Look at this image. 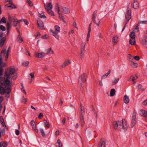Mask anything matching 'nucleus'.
I'll use <instances>...</instances> for the list:
<instances>
[{
	"label": "nucleus",
	"instance_id": "nucleus-1",
	"mask_svg": "<svg viewBox=\"0 0 147 147\" xmlns=\"http://www.w3.org/2000/svg\"><path fill=\"white\" fill-rule=\"evenodd\" d=\"M5 80L4 84L1 83L0 85V93L3 94L5 93L9 94L10 92L11 89L10 85L11 78L15 80L17 78V74L13 68H10L7 70L4 76Z\"/></svg>",
	"mask_w": 147,
	"mask_h": 147
},
{
	"label": "nucleus",
	"instance_id": "nucleus-2",
	"mask_svg": "<svg viewBox=\"0 0 147 147\" xmlns=\"http://www.w3.org/2000/svg\"><path fill=\"white\" fill-rule=\"evenodd\" d=\"M112 125L115 129H118L119 130L122 129L124 131H126L129 125L125 119H123L122 121H116L112 123Z\"/></svg>",
	"mask_w": 147,
	"mask_h": 147
},
{
	"label": "nucleus",
	"instance_id": "nucleus-3",
	"mask_svg": "<svg viewBox=\"0 0 147 147\" xmlns=\"http://www.w3.org/2000/svg\"><path fill=\"white\" fill-rule=\"evenodd\" d=\"M55 31L54 32L53 30L51 29L50 30V32L51 34L57 38L58 40L59 39V36L58 35L59 33L60 32V28L57 25H55L54 27Z\"/></svg>",
	"mask_w": 147,
	"mask_h": 147
},
{
	"label": "nucleus",
	"instance_id": "nucleus-4",
	"mask_svg": "<svg viewBox=\"0 0 147 147\" xmlns=\"http://www.w3.org/2000/svg\"><path fill=\"white\" fill-rule=\"evenodd\" d=\"M131 10L130 8L128 7L127 9V13L125 14V18L127 20V22H126L125 25L123 28L122 32H123V30L125 29L126 24L127 23V22L129 21L130 19L131 18Z\"/></svg>",
	"mask_w": 147,
	"mask_h": 147
},
{
	"label": "nucleus",
	"instance_id": "nucleus-5",
	"mask_svg": "<svg viewBox=\"0 0 147 147\" xmlns=\"http://www.w3.org/2000/svg\"><path fill=\"white\" fill-rule=\"evenodd\" d=\"M85 45L86 42H82L81 45L79 57L81 59L83 58L84 57L85 52Z\"/></svg>",
	"mask_w": 147,
	"mask_h": 147
},
{
	"label": "nucleus",
	"instance_id": "nucleus-6",
	"mask_svg": "<svg viewBox=\"0 0 147 147\" xmlns=\"http://www.w3.org/2000/svg\"><path fill=\"white\" fill-rule=\"evenodd\" d=\"M8 19L10 22L12 23V25L14 26H16L18 23H19L22 21V19L18 20L17 19L12 18L10 16H8Z\"/></svg>",
	"mask_w": 147,
	"mask_h": 147
},
{
	"label": "nucleus",
	"instance_id": "nucleus-7",
	"mask_svg": "<svg viewBox=\"0 0 147 147\" xmlns=\"http://www.w3.org/2000/svg\"><path fill=\"white\" fill-rule=\"evenodd\" d=\"M9 53L6 52V48H3L1 51V56L5 57V61L7 60Z\"/></svg>",
	"mask_w": 147,
	"mask_h": 147
},
{
	"label": "nucleus",
	"instance_id": "nucleus-8",
	"mask_svg": "<svg viewBox=\"0 0 147 147\" xmlns=\"http://www.w3.org/2000/svg\"><path fill=\"white\" fill-rule=\"evenodd\" d=\"M136 123V113L135 111L133 113L132 118L131 122V126L132 127L135 125Z\"/></svg>",
	"mask_w": 147,
	"mask_h": 147
},
{
	"label": "nucleus",
	"instance_id": "nucleus-9",
	"mask_svg": "<svg viewBox=\"0 0 147 147\" xmlns=\"http://www.w3.org/2000/svg\"><path fill=\"white\" fill-rule=\"evenodd\" d=\"M86 74L83 73L79 77V84L82 86V83L84 82L86 80Z\"/></svg>",
	"mask_w": 147,
	"mask_h": 147
},
{
	"label": "nucleus",
	"instance_id": "nucleus-10",
	"mask_svg": "<svg viewBox=\"0 0 147 147\" xmlns=\"http://www.w3.org/2000/svg\"><path fill=\"white\" fill-rule=\"evenodd\" d=\"M37 24L38 28L39 29L42 30L44 29V24L39 18L37 20Z\"/></svg>",
	"mask_w": 147,
	"mask_h": 147
},
{
	"label": "nucleus",
	"instance_id": "nucleus-11",
	"mask_svg": "<svg viewBox=\"0 0 147 147\" xmlns=\"http://www.w3.org/2000/svg\"><path fill=\"white\" fill-rule=\"evenodd\" d=\"M44 6L46 11L51 9L53 7V5L51 3H49L47 4L44 3Z\"/></svg>",
	"mask_w": 147,
	"mask_h": 147
},
{
	"label": "nucleus",
	"instance_id": "nucleus-12",
	"mask_svg": "<svg viewBox=\"0 0 147 147\" xmlns=\"http://www.w3.org/2000/svg\"><path fill=\"white\" fill-rule=\"evenodd\" d=\"M30 123L33 129L36 132L38 133V130L36 128V125L35 122L33 120H32L31 121Z\"/></svg>",
	"mask_w": 147,
	"mask_h": 147
},
{
	"label": "nucleus",
	"instance_id": "nucleus-13",
	"mask_svg": "<svg viewBox=\"0 0 147 147\" xmlns=\"http://www.w3.org/2000/svg\"><path fill=\"white\" fill-rule=\"evenodd\" d=\"M138 78V77L136 75H133L131 76L128 79L129 81H133V84H135L136 83V82L135 80Z\"/></svg>",
	"mask_w": 147,
	"mask_h": 147
},
{
	"label": "nucleus",
	"instance_id": "nucleus-14",
	"mask_svg": "<svg viewBox=\"0 0 147 147\" xmlns=\"http://www.w3.org/2000/svg\"><path fill=\"white\" fill-rule=\"evenodd\" d=\"M35 55L38 58H42L45 57L46 55L45 53L42 52L40 53H36Z\"/></svg>",
	"mask_w": 147,
	"mask_h": 147
},
{
	"label": "nucleus",
	"instance_id": "nucleus-15",
	"mask_svg": "<svg viewBox=\"0 0 147 147\" xmlns=\"http://www.w3.org/2000/svg\"><path fill=\"white\" fill-rule=\"evenodd\" d=\"M106 142L104 141V139L101 138L100 139V143L98 144L99 146H100L101 147H105Z\"/></svg>",
	"mask_w": 147,
	"mask_h": 147
},
{
	"label": "nucleus",
	"instance_id": "nucleus-16",
	"mask_svg": "<svg viewBox=\"0 0 147 147\" xmlns=\"http://www.w3.org/2000/svg\"><path fill=\"white\" fill-rule=\"evenodd\" d=\"M130 37L131 38L130 39V41L131 42V40H133L134 43L135 42V39L136 37V34L134 32H131L130 34Z\"/></svg>",
	"mask_w": 147,
	"mask_h": 147
},
{
	"label": "nucleus",
	"instance_id": "nucleus-17",
	"mask_svg": "<svg viewBox=\"0 0 147 147\" xmlns=\"http://www.w3.org/2000/svg\"><path fill=\"white\" fill-rule=\"evenodd\" d=\"M93 22L96 25L98 26H99L100 24L101 23L100 20L98 18L96 19H94L92 20Z\"/></svg>",
	"mask_w": 147,
	"mask_h": 147
},
{
	"label": "nucleus",
	"instance_id": "nucleus-18",
	"mask_svg": "<svg viewBox=\"0 0 147 147\" xmlns=\"http://www.w3.org/2000/svg\"><path fill=\"white\" fill-rule=\"evenodd\" d=\"M80 116H84L85 109H84L83 107L81 105L80 107Z\"/></svg>",
	"mask_w": 147,
	"mask_h": 147
},
{
	"label": "nucleus",
	"instance_id": "nucleus-19",
	"mask_svg": "<svg viewBox=\"0 0 147 147\" xmlns=\"http://www.w3.org/2000/svg\"><path fill=\"white\" fill-rule=\"evenodd\" d=\"M61 9L62 10V12L65 14H69L70 12V11L65 7H62Z\"/></svg>",
	"mask_w": 147,
	"mask_h": 147
},
{
	"label": "nucleus",
	"instance_id": "nucleus-20",
	"mask_svg": "<svg viewBox=\"0 0 147 147\" xmlns=\"http://www.w3.org/2000/svg\"><path fill=\"white\" fill-rule=\"evenodd\" d=\"M5 40L6 38L5 37H2L0 36V47L3 46Z\"/></svg>",
	"mask_w": 147,
	"mask_h": 147
},
{
	"label": "nucleus",
	"instance_id": "nucleus-21",
	"mask_svg": "<svg viewBox=\"0 0 147 147\" xmlns=\"http://www.w3.org/2000/svg\"><path fill=\"white\" fill-rule=\"evenodd\" d=\"M140 114L144 117H147V111L144 110H142L140 111Z\"/></svg>",
	"mask_w": 147,
	"mask_h": 147
},
{
	"label": "nucleus",
	"instance_id": "nucleus-22",
	"mask_svg": "<svg viewBox=\"0 0 147 147\" xmlns=\"http://www.w3.org/2000/svg\"><path fill=\"white\" fill-rule=\"evenodd\" d=\"M139 5L138 1H134L133 4V7L134 9H137L139 7Z\"/></svg>",
	"mask_w": 147,
	"mask_h": 147
},
{
	"label": "nucleus",
	"instance_id": "nucleus-23",
	"mask_svg": "<svg viewBox=\"0 0 147 147\" xmlns=\"http://www.w3.org/2000/svg\"><path fill=\"white\" fill-rule=\"evenodd\" d=\"M142 44L144 45H147V36H144L142 38Z\"/></svg>",
	"mask_w": 147,
	"mask_h": 147
},
{
	"label": "nucleus",
	"instance_id": "nucleus-24",
	"mask_svg": "<svg viewBox=\"0 0 147 147\" xmlns=\"http://www.w3.org/2000/svg\"><path fill=\"white\" fill-rule=\"evenodd\" d=\"M123 100L125 103L126 104L128 103L129 101L128 96L127 95H125L123 98Z\"/></svg>",
	"mask_w": 147,
	"mask_h": 147
},
{
	"label": "nucleus",
	"instance_id": "nucleus-25",
	"mask_svg": "<svg viewBox=\"0 0 147 147\" xmlns=\"http://www.w3.org/2000/svg\"><path fill=\"white\" fill-rule=\"evenodd\" d=\"M70 62L69 60H67L64 63H63L62 65H61V67H64L65 66L68 65L69 64H70Z\"/></svg>",
	"mask_w": 147,
	"mask_h": 147
},
{
	"label": "nucleus",
	"instance_id": "nucleus-26",
	"mask_svg": "<svg viewBox=\"0 0 147 147\" xmlns=\"http://www.w3.org/2000/svg\"><path fill=\"white\" fill-rule=\"evenodd\" d=\"M8 145V143L5 142H0V147H6Z\"/></svg>",
	"mask_w": 147,
	"mask_h": 147
},
{
	"label": "nucleus",
	"instance_id": "nucleus-27",
	"mask_svg": "<svg viewBox=\"0 0 147 147\" xmlns=\"http://www.w3.org/2000/svg\"><path fill=\"white\" fill-rule=\"evenodd\" d=\"M45 51L46 54L48 55L54 53L53 51L51 50V48H50L46 50Z\"/></svg>",
	"mask_w": 147,
	"mask_h": 147
},
{
	"label": "nucleus",
	"instance_id": "nucleus-28",
	"mask_svg": "<svg viewBox=\"0 0 147 147\" xmlns=\"http://www.w3.org/2000/svg\"><path fill=\"white\" fill-rule=\"evenodd\" d=\"M80 121L82 127H83L85 123L84 116H80Z\"/></svg>",
	"mask_w": 147,
	"mask_h": 147
},
{
	"label": "nucleus",
	"instance_id": "nucleus-29",
	"mask_svg": "<svg viewBox=\"0 0 147 147\" xmlns=\"http://www.w3.org/2000/svg\"><path fill=\"white\" fill-rule=\"evenodd\" d=\"M59 15V17L60 18L61 20H62L63 22L65 23H66V21L64 20V17L63 16L62 14L60 13H58Z\"/></svg>",
	"mask_w": 147,
	"mask_h": 147
},
{
	"label": "nucleus",
	"instance_id": "nucleus-30",
	"mask_svg": "<svg viewBox=\"0 0 147 147\" xmlns=\"http://www.w3.org/2000/svg\"><path fill=\"white\" fill-rule=\"evenodd\" d=\"M38 16L40 18L44 19H45L46 18V17L45 16L44 12H43L41 13H39Z\"/></svg>",
	"mask_w": 147,
	"mask_h": 147
},
{
	"label": "nucleus",
	"instance_id": "nucleus-31",
	"mask_svg": "<svg viewBox=\"0 0 147 147\" xmlns=\"http://www.w3.org/2000/svg\"><path fill=\"white\" fill-rule=\"evenodd\" d=\"M119 80V78H118L116 77L115 78L112 82L113 85H115L116 84Z\"/></svg>",
	"mask_w": 147,
	"mask_h": 147
},
{
	"label": "nucleus",
	"instance_id": "nucleus-32",
	"mask_svg": "<svg viewBox=\"0 0 147 147\" xmlns=\"http://www.w3.org/2000/svg\"><path fill=\"white\" fill-rule=\"evenodd\" d=\"M115 92V89H112L111 90L110 92V96H114Z\"/></svg>",
	"mask_w": 147,
	"mask_h": 147
},
{
	"label": "nucleus",
	"instance_id": "nucleus-33",
	"mask_svg": "<svg viewBox=\"0 0 147 147\" xmlns=\"http://www.w3.org/2000/svg\"><path fill=\"white\" fill-rule=\"evenodd\" d=\"M138 90L142 92H143L145 90V89L142 88V86L141 84H139L138 86Z\"/></svg>",
	"mask_w": 147,
	"mask_h": 147
},
{
	"label": "nucleus",
	"instance_id": "nucleus-34",
	"mask_svg": "<svg viewBox=\"0 0 147 147\" xmlns=\"http://www.w3.org/2000/svg\"><path fill=\"white\" fill-rule=\"evenodd\" d=\"M17 39L18 41V42L22 43H23V40L20 35H18Z\"/></svg>",
	"mask_w": 147,
	"mask_h": 147
},
{
	"label": "nucleus",
	"instance_id": "nucleus-35",
	"mask_svg": "<svg viewBox=\"0 0 147 147\" xmlns=\"http://www.w3.org/2000/svg\"><path fill=\"white\" fill-rule=\"evenodd\" d=\"M44 125L45 127L49 128L50 127L49 124V122L47 121H45L44 122Z\"/></svg>",
	"mask_w": 147,
	"mask_h": 147
},
{
	"label": "nucleus",
	"instance_id": "nucleus-36",
	"mask_svg": "<svg viewBox=\"0 0 147 147\" xmlns=\"http://www.w3.org/2000/svg\"><path fill=\"white\" fill-rule=\"evenodd\" d=\"M55 10V11L57 12L58 13H59L60 9L58 4L56 5Z\"/></svg>",
	"mask_w": 147,
	"mask_h": 147
},
{
	"label": "nucleus",
	"instance_id": "nucleus-37",
	"mask_svg": "<svg viewBox=\"0 0 147 147\" xmlns=\"http://www.w3.org/2000/svg\"><path fill=\"white\" fill-rule=\"evenodd\" d=\"M39 131L41 134L42 136L44 137L45 136V134L44 129L42 128H40L39 129Z\"/></svg>",
	"mask_w": 147,
	"mask_h": 147
},
{
	"label": "nucleus",
	"instance_id": "nucleus-38",
	"mask_svg": "<svg viewBox=\"0 0 147 147\" xmlns=\"http://www.w3.org/2000/svg\"><path fill=\"white\" fill-rule=\"evenodd\" d=\"M6 22V20L5 19V18L4 17H2V18L1 20L0 21V23H5Z\"/></svg>",
	"mask_w": 147,
	"mask_h": 147
},
{
	"label": "nucleus",
	"instance_id": "nucleus-39",
	"mask_svg": "<svg viewBox=\"0 0 147 147\" xmlns=\"http://www.w3.org/2000/svg\"><path fill=\"white\" fill-rule=\"evenodd\" d=\"M48 13L52 16H54V14L53 12L51 10V9H50L47 11H46Z\"/></svg>",
	"mask_w": 147,
	"mask_h": 147
},
{
	"label": "nucleus",
	"instance_id": "nucleus-40",
	"mask_svg": "<svg viewBox=\"0 0 147 147\" xmlns=\"http://www.w3.org/2000/svg\"><path fill=\"white\" fill-rule=\"evenodd\" d=\"M57 144H58V146L59 147H61L62 146V144L59 139H58L57 142Z\"/></svg>",
	"mask_w": 147,
	"mask_h": 147
},
{
	"label": "nucleus",
	"instance_id": "nucleus-41",
	"mask_svg": "<svg viewBox=\"0 0 147 147\" xmlns=\"http://www.w3.org/2000/svg\"><path fill=\"white\" fill-rule=\"evenodd\" d=\"M29 63V62L28 61H26L23 62L22 64L23 66L24 67L27 66Z\"/></svg>",
	"mask_w": 147,
	"mask_h": 147
},
{
	"label": "nucleus",
	"instance_id": "nucleus-42",
	"mask_svg": "<svg viewBox=\"0 0 147 147\" xmlns=\"http://www.w3.org/2000/svg\"><path fill=\"white\" fill-rule=\"evenodd\" d=\"M0 122L3 126H5V127H6V126L5 125V123L4 122V120L2 118L1 119V118H0Z\"/></svg>",
	"mask_w": 147,
	"mask_h": 147
},
{
	"label": "nucleus",
	"instance_id": "nucleus-43",
	"mask_svg": "<svg viewBox=\"0 0 147 147\" xmlns=\"http://www.w3.org/2000/svg\"><path fill=\"white\" fill-rule=\"evenodd\" d=\"M139 24H137L136 25V28L134 29V30L135 31V32H138L139 30Z\"/></svg>",
	"mask_w": 147,
	"mask_h": 147
},
{
	"label": "nucleus",
	"instance_id": "nucleus-44",
	"mask_svg": "<svg viewBox=\"0 0 147 147\" xmlns=\"http://www.w3.org/2000/svg\"><path fill=\"white\" fill-rule=\"evenodd\" d=\"M97 16V13L96 11H94L93 13V14L92 15V20L96 19V18Z\"/></svg>",
	"mask_w": 147,
	"mask_h": 147
},
{
	"label": "nucleus",
	"instance_id": "nucleus-45",
	"mask_svg": "<svg viewBox=\"0 0 147 147\" xmlns=\"http://www.w3.org/2000/svg\"><path fill=\"white\" fill-rule=\"evenodd\" d=\"M131 65L132 66L135 67H136L138 66V64L137 63L133 62H131Z\"/></svg>",
	"mask_w": 147,
	"mask_h": 147
},
{
	"label": "nucleus",
	"instance_id": "nucleus-46",
	"mask_svg": "<svg viewBox=\"0 0 147 147\" xmlns=\"http://www.w3.org/2000/svg\"><path fill=\"white\" fill-rule=\"evenodd\" d=\"M118 38L117 36L114 37L113 38V41L114 42H117V39Z\"/></svg>",
	"mask_w": 147,
	"mask_h": 147
},
{
	"label": "nucleus",
	"instance_id": "nucleus-47",
	"mask_svg": "<svg viewBox=\"0 0 147 147\" xmlns=\"http://www.w3.org/2000/svg\"><path fill=\"white\" fill-rule=\"evenodd\" d=\"M22 21L24 22L26 25H28L29 24V22L26 19H22Z\"/></svg>",
	"mask_w": 147,
	"mask_h": 147
},
{
	"label": "nucleus",
	"instance_id": "nucleus-48",
	"mask_svg": "<svg viewBox=\"0 0 147 147\" xmlns=\"http://www.w3.org/2000/svg\"><path fill=\"white\" fill-rule=\"evenodd\" d=\"M27 2L28 3L29 6L30 7H32L33 6V4L32 2L30 0H27Z\"/></svg>",
	"mask_w": 147,
	"mask_h": 147
},
{
	"label": "nucleus",
	"instance_id": "nucleus-49",
	"mask_svg": "<svg viewBox=\"0 0 147 147\" xmlns=\"http://www.w3.org/2000/svg\"><path fill=\"white\" fill-rule=\"evenodd\" d=\"M138 24H147V21H140L139 22Z\"/></svg>",
	"mask_w": 147,
	"mask_h": 147
},
{
	"label": "nucleus",
	"instance_id": "nucleus-50",
	"mask_svg": "<svg viewBox=\"0 0 147 147\" xmlns=\"http://www.w3.org/2000/svg\"><path fill=\"white\" fill-rule=\"evenodd\" d=\"M0 29L3 31H5L6 29L5 27L3 25H1L0 26Z\"/></svg>",
	"mask_w": 147,
	"mask_h": 147
},
{
	"label": "nucleus",
	"instance_id": "nucleus-51",
	"mask_svg": "<svg viewBox=\"0 0 147 147\" xmlns=\"http://www.w3.org/2000/svg\"><path fill=\"white\" fill-rule=\"evenodd\" d=\"M10 4H11L10 3V4H6V6L7 7H12L13 8H16V7L15 6H14L13 4V5L14 6V7H13L11 5H10Z\"/></svg>",
	"mask_w": 147,
	"mask_h": 147
},
{
	"label": "nucleus",
	"instance_id": "nucleus-52",
	"mask_svg": "<svg viewBox=\"0 0 147 147\" xmlns=\"http://www.w3.org/2000/svg\"><path fill=\"white\" fill-rule=\"evenodd\" d=\"M11 26L10 24L9 23H7V29H9L11 28Z\"/></svg>",
	"mask_w": 147,
	"mask_h": 147
},
{
	"label": "nucleus",
	"instance_id": "nucleus-53",
	"mask_svg": "<svg viewBox=\"0 0 147 147\" xmlns=\"http://www.w3.org/2000/svg\"><path fill=\"white\" fill-rule=\"evenodd\" d=\"M43 116V114L42 113H40L38 116V118L40 119H41Z\"/></svg>",
	"mask_w": 147,
	"mask_h": 147
},
{
	"label": "nucleus",
	"instance_id": "nucleus-54",
	"mask_svg": "<svg viewBox=\"0 0 147 147\" xmlns=\"http://www.w3.org/2000/svg\"><path fill=\"white\" fill-rule=\"evenodd\" d=\"M91 31V28L90 27H89L88 28V31L87 34V36H90V34Z\"/></svg>",
	"mask_w": 147,
	"mask_h": 147
},
{
	"label": "nucleus",
	"instance_id": "nucleus-55",
	"mask_svg": "<svg viewBox=\"0 0 147 147\" xmlns=\"http://www.w3.org/2000/svg\"><path fill=\"white\" fill-rule=\"evenodd\" d=\"M129 44L131 45H134L136 44V40L135 39V42L134 43V42L133 41V40H131V42L130 41V40L129 41Z\"/></svg>",
	"mask_w": 147,
	"mask_h": 147
},
{
	"label": "nucleus",
	"instance_id": "nucleus-56",
	"mask_svg": "<svg viewBox=\"0 0 147 147\" xmlns=\"http://www.w3.org/2000/svg\"><path fill=\"white\" fill-rule=\"evenodd\" d=\"M27 101V98H23L22 100V102H23L24 103H25Z\"/></svg>",
	"mask_w": 147,
	"mask_h": 147
},
{
	"label": "nucleus",
	"instance_id": "nucleus-57",
	"mask_svg": "<svg viewBox=\"0 0 147 147\" xmlns=\"http://www.w3.org/2000/svg\"><path fill=\"white\" fill-rule=\"evenodd\" d=\"M1 130V131H2V134L3 135V134H5V129L6 127H5V126Z\"/></svg>",
	"mask_w": 147,
	"mask_h": 147
},
{
	"label": "nucleus",
	"instance_id": "nucleus-58",
	"mask_svg": "<svg viewBox=\"0 0 147 147\" xmlns=\"http://www.w3.org/2000/svg\"><path fill=\"white\" fill-rule=\"evenodd\" d=\"M3 69L2 68H0V76H2L3 74Z\"/></svg>",
	"mask_w": 147,
	"mask_h": 147
},
{
	"label": "nucleus",
	"instance_id": "nucleus-59",
	"mask_svg": "<svg viewBox=\"0 0 147 147\" xmlns=\"http://www.w3.org/2000/svg\"><path fill=\"white\" fill-rule=\"evenodd\" d=\"M134 59L137 61H138L140 59V57H139L138 56H135L134 57Z\"/></svg>",
	"mask_w": 147,
	"mask_h": 147
},
{
	"label": "nucleus",
	"instance_id": "nucleus-60",
	"mask_svg": "<svg viewBox=\"0 0 147 147\" xmlns=\"http://www.w3.org/2000/svg\"><path fill=\"white\" fill-rule=\"evenodd\" d=\"M5 2L9 3L11 5H13L12 3V1L11 0H5Z\"/></svg>",
	"mask_w": 147,
	"mask_h": 147
},
{
	"label": "nucleus",
	"instance_id": "nucleus-61",
	"mask_svg": "<svg viewBox=\"0 0 147 147\" xmlns=\"http://www.w3.org/2000/svg\"><path fill=\"white\" fill-rule=\"evenodd\" d=\"M15 133L16 135H18L20 134L19 130L17 129H16Z\"/></svg>",
	"mask_w": 147,
	"mask_h": 147
},
{
	"label": "nucleus",
	"instance_id": "nucleus-62",
	"mask_svg": "<svg viewBox=\"0 0 147 147\" xmlns=\"http://www.w3.org/2000/svg\"><path fill=\"white\" fill-rule=\"evenodd\" d=\"M143 104L144 105H147V99L145 100L143 102Z\"/></svg>",
	"mask_w": 147,
	"mask_h": 147
},
{
	"label": "nucleus",
	"instance_id": "nucleus-63",
	"mask_svg": "<svg viewBox=\"0 0 147 147\" xmlns=\"http://www.w3.org/2000/svg\"><path fill=\"white\" fill-rule=\"evenodd\" d=\"M21 90L24 92L25 94H26V92L25 91V90L24 89V86H22L21 88Z\"/></svg>",
	"mask_w": 147,
	"mask_h": 147
},
{
	"label": "nucleus",
	"instance_id": "nucleus-64",
	"mask_svg": "<svg viewBox=\"0 0 147 147\" xmlns=\"http://www.w3.org/2000/svg\"><path fill=\"white\" fill-rule=\"evenodd\" d=\"M30 75L31 76V78H34V73H32L30 74Z\"/></svg>",
	"mask_w": 147,
	"mask_h": 147
}]
</instances>
